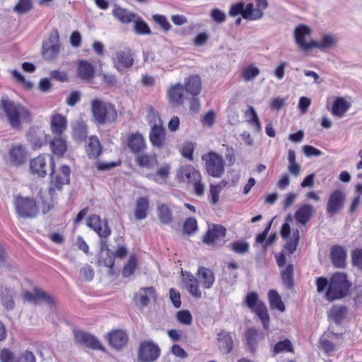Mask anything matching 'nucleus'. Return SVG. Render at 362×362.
Masks as SVG:
<instances>
[{"mask_svg":"<svg viewBox=\"0 0 362 362\" xmlns=\"http://www.w3.org/2000/svg\"><path fill=\"white\" fill-rule=\"evenodd\" d=\"M0 109L13 129L18 130L21 128L23 123L29 122L31 120V113L27 107L8 98L1 99Z\"/></svg>","mask_w":362,"mask_h":362,"instance_id":"nucleus-1","label":"nucleus"},{"mask_svg":"<svg viewBox=\"0 0 362 362\" xmlns=\"http://www.w3.org/2000/svg\"><path fill=\"white\" fill-rule=\"evenodd\" d=\"M268 6L267 0H255V5L252 3L247 4L245 6L243 2H239L230 6L229 16L235 17L241 15L243 18L249 21H256L262 18L265 10Z\"/></svg>","mask_w":362,"mask_h":362,"instance_id":"nucleus-2","label":"nucleus"},{"mask_svg":"<svg viewBox=\"0 0 362 362\" xmlns=\"http://www.w3.org/2000/svg\"><path fill=\"white\" fill-rule=\"evenodd\" d=\"M351 286V284L347 280L346 274L337 272L331 277L325 297L329 301L341 299L346 296Z\"/></svg>","mask_w":362,"mask_h":362,"instance_id":"nucleus-3","label":"nucleus"},{"mask_svg":"<svg viewBox=\"0 0 362 362\" xmlns=\"http://www.w3.org/2000/svg\"><path fill=\"white\" fill-rule=\"evenodd\" d=\"M91 112L95 122L99 124L112 123L117 117L115 106L110 103L94 99L91 102Z\"/></svg>","mask_w":362,"mask_h":362,"instance_id":"nucleus-4","label":"nucleus"},{"mask_svg":"<svg viewBox=\"0 0 362 362\" xmlns=\"http://www.w3.org/2000/svg\"><path fill=\"white\" fill-rule=\"evenodd\" d=\"M30 172L38 177H44L49 170L52 175L54 168V161L49 155H40L30 161Z\"/></svg>","mask_w":362,"mask_h":362,"instance_id":"nucleus-5","label":"nucleus"},{"mask_svg":"<svg viewBox=\"0 0 362 362\" xmlns=\"http://www.w3.org/2000/svg\"><path fill=\"white\" fill-rule=\"evenodd\" d=\"M69 168L67 165H62L60 168V173L56 175L54 180H52L51 186L48 191V195L50 197L52 202L42 201L43 204L42 210L45 213L49 211L53 205V196L55 190H61L64 185L69 183Z\"/></svg>","mask_w":362,"mask_h":362,"instance_id":"nucleus-6","label":"nucleus"},{"mask_svg":"<svg viewBox=\"0 0 362 362\" xmlns=\"http://www.w3.org/2000/svg\"><path fill=\"white\" fill-rule=\"evenodd\" d=\"M151 129L149 133V140L151 144L157 148H162L165 144V131L161 119L152 110L148 115Z\"/></svg>","mask_w":362,"mask_h":362,"instance_id":"nucleus-7","label":"nucleus"},{"mask_svg":"<svg viewBox=\"0 0 362 362\" xmlns=\"http://www.w3.org/2000/svg\"><path fill=\"white\" fill-rule=\"evenodd\" d=\"M202 160L205 161L206 170L210 176L219 178L223 175L225 161L221 155L211 151L203 155Z\"/></svg>","mask_w":362,"mask_h":362,"instance_id":"nucleus-8","label":"nucleus"},{"mask_svg":"<svg viewBox=\"0 0 362 362\" xmlns=\"http://www.w3.org/2000/svg\"><path fill=\"white\" fill-rule=\"evenodd\" d=\"M60 49L59 34L57 30H53L47 39L45 40L42 46V54L44 59L52 61L57 59Z\"/></svg>","mask_w":362,"mask_h":362,"instance_id":"nucleus-9","label":"nucleus"},{"mask_svg":"<svg viewBox=\"0 0 362 362\" xmlns=\"http://www.w3.org/2000/svg\"><path fill=\"white\" fill-rule=\"evenodd\" d=\"M14 205L18 216L21 218H32L38 212L36 202L32 198L18 196L15 199Z\"/></svg>","mask_w":362,"mask_h":362,"instance_id":"nucleus-10","label":"nucleus"},{"mask_svg":"<svg viewBox=\"0 0 362 362\" xmlns=\"http://www.w3.org/2000/svg\"><path fill=\"white\" fill-rule=\"evenodd\" d=\"M311 33V28L303 24L298 25L294 29V41L302 52H306L313 49L314 40H308Z\"/></svg>","mask_w":362,"mask_h":362,"instance_id":"nucleus-11","label":"nucleus"},{"mask_svg":"<svg viewBox=\"0 0 362 362\" xmlns=\"http://www.w3.org/2000/svg\"><path fill=\"white\" fill-rule=\"evenodd\" d=\"M115 68L119 72H124L130 69L134 62V57L130 49L118 50L112 57Z\"/></svg>","mask_w":362,"mask_h":362,"instance_id":"nucleus-12","label":"nucleus"},{"mask_svg":"<svg viewBox=\"0 0 362 362\" xmlns=\"http://www.w3.org/2000/svg\"><path fill=\"white\" fill-rule=\"evenodd\" d=\"M160 349L152 341H144L139 349V358L143 362H153L160 356Z\"/></svg>","mask_w":362,"mask_h":362,"instance_id":"nucleus-13","label":"nucleus"},{"mask_svg":"<svg viewBox=\"0 0 362 362\" xmlns=\"http://www.w3.org/2000/svg\"><path fill=\"white\" fill-rule=\"evenodd\" d=\"M346 199V194L339 189L334 190L329 195L326 210L327 214L333 216L340 211L343 208Z\"/></svg>","mask_w":362,"mask_h":362,"instance_id":"nucleus-14","label":"nucleus"},{"mask_svg":"<svg viewBox=\"0 0 362 362\" xmlns=\"http://www.w3.org/2000/svg\"><path fill=\"white\" fill-rule=\"evenodd\" d=\"M87 226L92 228L101 238H107L111 234L110 228L106 221H103L100 216L93 215L86 220Z\"/></svg>","mask_w":362,"mask_h":362,"instance_id":"nucleus-15","label":"nucleus"},{"mask_svg":"<svg viewBox=\"0 0 362 362\" xmlns=\"http://www.w3.org/2000/svg\"><path fill=\"white\" fill-rule=\"evenodd\" d=\"M9 162L15 166L23 164L28 159V152L23 144H13L8 152Z\"/></svg>","mask_w":362,"mask_h":362,"instance_id":"nucleus-16","label":"nucleus"},{"mask_svg":"<svg viewBox=\"0 0 362 362\" xmlns=\"http://www.w3.org/2000/svg\"><path fill=\"white\" fill-rule=\"evenodd\" d=\"M74 337L78 344L85 346L86 347L97 350L103 349V346L100 342L90 333L81 330H75Z\"/></svg>","mask_w":362,"mask_h":362,"instance_id":"nucleus-17","label":"nucleus"},{"mask_svg":"<svg viewBox=\"0 0 362 362\" xmlns=\"http://www.w3.org/2000/svg\"><path fill=\"white\" fill-rule=\"evenodd\" d=\"M177 177L180 182L193 183L195 181H201L200 173L192 165H184L180 168L177 173Z\"/></svg>","mask_w":362,"mask_h":362,"instance_id":"nucleus-18","label":"nucleus"},{"mask_svg":"<svg viewBox=\"0 0 362 362\" xmlns=\"http://www.w3.org/2000/svg\"><path fill=\"white\" fill-rule=\"evenodd\" d=\"M23 298L35 304L45 302L50 305H54V299L40 288H35L33 292H25Z\"/></svg>","mask_w":362,"mask_h":362,"instance_id":"nucleus-19","label":"nucleus"},{"mask_svg":"<svg viewBox=\"0 0 362 362\" xmlns=\"http://www.w3.org/2000/svg\"><path fill=\"white\" fill-rule=\"evenodd\" d=\"M185 93L184 86L181 83H176L169 87L167 95L172 104L182 105L185 100Z\"/></svg>","mask_w":362,"mask_h":362,"instance_id":"nucleus-20","label":"nucleus"},{"mask_svg":"<svg viewBox=\"0 0 362 362\" xmlns=\"http://www.w3.org/2000/svg\"><path fill=\"white\" fill-rule=\"evenodd\" d=\"M338 37L333 34H323L320 40H314L313 49L317 48L322 52H325L337 46Z\"/></svg>","mask_w":362,"mask_h":362,"instance_id":"nucleus-21","label":"nucleus"},{"mask_svg":"<svg viewBox=\"0 0 362 362\" xmlns=\"http://www.w3.org/2000/svg\"><path fill=\"white\" fill-rule=\"evenodd\" d=\"M182 282L193 297L198 299L202 297V291L199 286V281L191 273H182Z\"/></svg>","mask_w":362,"mask_h":362,"instance_id":"nucleus-22","label":"nucleus"},{"mask_svg":"<svg viewBox=\"0 0 362 362\" xmlns=\"http://www.w3.org/2000/svg\"><path fill=\"white\" fill-rule=\"evenodd\" d=\"M28 141L33 149H38L47 142V135L40 129H32L28 134Z\"/></svg>","mask_w":362,"mask_h":362,"instance_id":"nucleus-23","label":"nucleus"},{"mask_svg":"<svg viewBox=\"0 0 362 362\" xmlns=\"http://www.w3.org/2000/svg\"><path fill=\"white\" fill-rule=\"evenodd\" d=\"M95 68L93 64L86 60H78L77 62V76L84 81L93 78Z\"/></svg>","mask_w":362,"mask_h":362,"instance_id":"nucleus-24","label":"nucleus"},{"mask_svg":"<svg viewBox=\"0 0 362 362\" xmlns=\"http://www.w3.org/2000/svg\"><path fill=\"white\" fill-rule=\"evenodd\" d=\"M226 235V228L221 225H213L209 227L207 233L204 237V243L208 245L214 244L217 240L224 237Z\"/></svg>","mask_w":362,"mask_h":362,"instance_id":"nucleus-25","label":"nucleus"},{"mask_svg":"<svg viewBox=\"0 0 362 362\" xmlns=\"http://www.w3.org/2000/svg\"><path fill=\"white\" fill-rule=\"evenodd\" d=\"M217 341L219 348L225 353H230L233 348V338L230 332L221 330L217 333Z\"/></svg>","mask_w":362,"mask_h":362,"instance_id":"nucleus-26","label":"nucleus"},{"mask_svg":"<svg viewBox=\"0 0 362 362\" xmlns=\"http://www.w3.org/2000/svg\"><path fill=\"white\" fill-rule=\"evenodd\" d=\"M149 206V200L146 197H139L135 204V219L138 221L145 219L148 216Z\"/></svg>","mask_w":362,"mask_h":362,"instance_id":"nucleus-27","label":"nucleus"},{"mask_svg":"<svg viewBox=\"0 0 362 362\" xmlns=\"http://www.w3.org/2000/svg\"><path fill=\"white\" fill-rule=\"evenodd\" d=\"M314 213L315 209L312 205L304 204L295 213V218L299 223L305 226L310 221Z\"/></svg>","mask_w":362,"mask_h":362,"instance_id":"nucleus-28","label":"nucleus"},{"mask_svg":"<svg viewBox=\"0 0 362 362\" xmlns=\"http://www.w3.org/2000/svg\"><path fill=\"white\" fill-rule=\"evenodd\" d=\"M197 276L199 281L201 283L204 288H211L215 281V276L214 272L206 267H199L197 271Z\"/></svg>","mask_w":362,"mask_h":362,"instance_id":"nucleus-29","label":"nucleus"},{"mask_svg":"<svg viewBox=\"0 0 362 362\" xmlns=\"http://www.w3.org/2000/svg\"><path fill=\"white\" fill-rule=\"evenodd\" d=\"M108 341L112 347L119 349L127 344L128 336L126 332L122 330H115L109 334Z\"/></svg>","mask_w":362,"mask_h":362,"instance_id":"nucleus-30","label":"nucleus"},{"mask_svg":"<svg viewBox=\"0 0 362 362\" xmlns=\"http://www.w3.org/2000/svg\"><path fill=\"white\" fill-rule=\"evenodd\" d=\"M50 126L52 133L61 135L67 127L66 119L60 114H54L51 117Z\"/></svg>","mask_w":362,"mask_h":362,"instance_id":"nucleus-31","label":"nucleus"},{"mask_svg":"<svg viewBox=\"0 0 362 362\" xmlns=\"http://www.w3.org/2000/svg\"><path fill=\"white\" fill-rule=\"evenodd\" d=\"M346 250L341 246H334L331 250V259L335 267L343 268L346 265Z\"/></svg>","mask_w":362,"mask_h":362,"instance_id":"nucleus-32","label":"nucleus"},{"mask_svg":"<svg viewBox=\"0 0 362 362\" xmlns=\"http://www.w3.org/2000/svg\"><path fill=\"white\" fill-rule=\"evenodd\" d=\"M170 170V165L169 164L162 165L156 171V173H150L146 177L158 184L162 185L166 182Z\"/></svg>","mask_w":362,"mask_h":362,"instance_id":"nucleus-33","label":"nucleus"},{"mask_svg":"<svg viewBox=\"0 0 362 362\" xmlns=\"http://www.w3.org/2000/svg\"><path fill=\"white\" fill-rule=\"evenodd\" d=\"M185 90L187 93L192 95H197L201 92L202 82L201 78L197 75H192L185 79Z\"/></svg>","mask_w":362,"mask_h":362,"instance_id":"nucleus-34","label":"nucleus"},{"mask_svg":"<svg viewBox=\"0 0 362 362\" xmlns=\"http://www.w3.org/2000/svg\"><path fill=\"white\" fill-rule=\"evenodd\" d=\"M112 15L122 23L127 24L132 23L135 19L137 14L130 12L129 10L119 6H115L112 10Z\"/></svg>","mask_w":362,"mask_h":362,"instance_id":"nucleus-35","label":"nucleus"},{"mask_svg":"<svg viewBox=\"0 0 362 362\" xmlns=\"http://www.w3.org/2000/svg\"><path fill=\"white\" fill-rule=\"evenodd\" d=\"M157 216L162 224L168 225L173 222L172 208L170 205L158 203Z\"/></svg>","mask_w":362,"mask_h":362,"instance_id":"nucleus-36","label":"nucleus"},{"mask_svg":"<svg viewBox=\"0 0 362 362\" xmlns=\"http://www.w3.org/2000/svg\"><path fill=\"white\" fill-rule=\"evenodd\" d=\"M135 298L139 300L141 305L146 306L151 300H156L155 289L151 286L141 288Z\"/></svg>","mask_w":362,"mask_h":362,"instance_id":"nucleus-37","label":"nucleus"},{"mask_svg":"<svg viewBox=\"0 0 362 362\" xmlns=\"http://www.w3.org/2000/svg\"><path fill=\"white\" fill-rule=\"evenodd\" d=\"M351 107V103L347 101L344 98H337L332 105V115L341 117L347 112Z\"/></svg>","mask_w":362,"mask_h":362,"instance_id":"nucleus-38","label":"nucleus"},{"mask_svg":"<svg viewBox=\"0 0 362 362\" xmlns=\"http://www.w3.org/2000/svg\"><path fill=\"white\" fill-rule=\"evenodd\" d=\"M86 151L90 158H96L99 156L101 153V145L97 136L89 137Z\"/></svg>","mask_w":362,"mask_h":362,"instance_id":"nucleus-39","label":"nucleus"},{"mask_svg":"<svg viewBox=\"0 0 362 362\" xmlns=\"http://www.w3.org/2000/svg\"><path fill=\"white\" fill-rule=\"evenodd\" d=\"M128 146L133 152H139L146 147L145 140L140 134H132L128 138Z\"/></svg>","mask_w":362,"mask_h":362,"instance_id":"nucleus-40","label":"nucleus"},{"mask_svg":"<svg viewBox=\"0 0 362 362\" xmlns=\"http://www.w3.org/2000/svg\"><path fill=\"white\" fill-rule=\"evenodd\" d=\"M347 313V308L344 305H333L328 313V317L336 324H340Z\"/></svg>","mask_w":362,"mask_h":362,"instance_id":"nucleus-41","label":"nucleus"},{"mask_svg":"<svg viewBox=\"0 0 362 362\" xmlns=\"http://www.w3.org/2000/svg\"><path fill=\"white\" fill-rule=\"evenodd\" d=\"M259 69L253 64H251L242 69L240 76L245 82H251L259 76Z\"/></svg>","mask_w":362,"mask_h":362,"instance_id":"nucleus-42","label":"nucleus"},{"mask_svg":"<svg viewBox=\"0 0 362 362\" xmlns=\"http://www.w3.org/2000/svg\"><path fill=\"white\" fill-rule=\"evenodd\" d=\"M132 22L134 23L133 30L136 34L141 35H148L151 34L149 26L139 16L136 15Z\"/></svg>","mask_w":362,"mask_h":362,"instance_id":"nucleus-43","label":"nucleus"},{"mask_svg":"<svg viewBox=\"0 0 362 362\" xmlns=\"http://www.w3.org/2000/svg\"><path fill=\"white\" fill-rule=\"evenodd\" d=\"M245 338L249 349L251 351H254L256 349L258 341L263 337L259 334L255 328H250L245 333Z\"/></svg>","mask_w":362,"mask_h":362,"instance_id":"nucleus-44","label":"nucleus"},{"mask_svg":"<svg viewBox=\"0 0 362 362\" xmlns=\"http://www.w3.org/2000/svg\"><path fill=\"white\" fill-rule=\"evenodd\" d=\"M269 301L272 309H276L280 312L285 310V306L281 296L275 290H270L268 294Z\"/></svg>","mask_w":362,"mask_h":362,"instance_id":"nucleus-45","label":"nucleus"},{"mask_svg":"<svg viewBox=\"0 0 362 362\" xmlns=\"http://www.w3.org/2000/svg\"><path fill=\"white\" fill-rule=\"evenodd\" d=\"M52 152L58 156H62L66 151V144L62 137H54L50 143Z\"/></svg>","mask_w":362,"mask_h":362,"instance_id":"nucleus-46","label":"nucleus"},{"mask_svg":"<svg viewBox=\"0 0 362 362\" xmlns=\"http://www.w3.org/2000/svg\"><path fill=\"white\" fill-rule=\"evenodd\" d=\"M136 162L139 165L151 168L157 165V158L154 155L140 154L136 158Z\"/></svg>","mask_w":362,"mask_h":362,"instance_id":"nucleus-47","label":"nucleus"},{"mask_svg":"<svg viewBox=\"0 0 362 362\" xmlns=\"http://www.w3.org/2000/svg\"><path fill=\"white\" fill-rule=\"evenodd\" d=\"M247 121L255 128V131L261 130V124L255 108L250 106L245 113Z\"/></svg>","mask_w":362,"mask_h":362,"instance_id":"nucleus-48","label":"nucleus"},{"mask_svg":"<svg viewBox=\"0 0 362 362\" xmlns=\"http://www.w3.org/2000/svg\"><path fill=\"white\" fill-rule=\"evenodd\" d=\"M281 279L285 287L291 288L293 286V267L292 264L287 265V267L281 271Z\"/></svg>","mask_w":362,"mask_h":362,"instance_id":"nucleus-49","label":"nucleus"},{"mask_svg":"<svg viewBox=\"0 0 362 362\" xmlns=\"http://www.w3.org/2000/svg\"><path fill=\"white\" fill-rule=\"evenodd\" d=\"M1 297L4 306L8 310H11L14 307V301L13 299V291L7 288H4L1 291Z\"/></svg>","mask_w":362,"mask_h":362,"instance_id":"nucleus-50","label":"nucleus"},{"mask_svg":"<svg viewBox=\"0 0 362 362\" xmlns=\"http://www.w3.org/2000/svg\"><path fill=\"white\" fill-rule=\"evenodd\" d=\"M253 312L255 313L261 320L264 328L268 329L269 327V316L266 305L264 304L260 305Z\"/></svg>","mask_w":362,"mask_h":362,"instance_id":"nucleus-51","label":"nucleus"},{"mask_svg":"<svg viewBox=\"0 0 362 362\" xmlns=\"http://www.w3.org/2000/svg\"><path fill=\"white\" fill-rule=\"evenodd\" d=\"M247 306L252 310H256L259 305L264 303L259 299L258 295L255 292L249 293L245 300Z\"/></svg>","mask_w":362,"mask_h":362,"instance_id":"nucleus-52","label":"nucleus"},{"mask_svg":"<svg viewBox=\"0 0 362 362\" xmlns=\"http://www.w3.org/2000/svg\"><path fill=\"white\" fill-rule=\"evenodd\" d=\"M299 239V231L298 229H296L293 231L291 238L287 240L285 245V249L288 250L290 254H293L296 251Z\"/></svg>","mask_w":362,"mask_h":362,"instance_id":"nucleus-53","label":"nucleus"},{"mask_svg":"<svg viewBox=\"0 0 362 362\" xmlns=\"http://www.w3.org/2000/svg\"><path fill=\"white\" fill-rule=\"evenodd\" d=\"M137 267V260L135 255H131L127 263L124 265L122 270V275L124 277H129L134 274Z\"/></svg>","mask_w":362,"mask_h":362,"instance_id":"nucleus-54","label":"nucleus"},{"mask_svg":"<svg viewBox=\"0 0 362 362\" xmlns=\"http://www.w3.org/2000/svg\"><path fill=\"white\" fill-rule=\"evenodd\" d=\"M284 351L293 352V346L288 339L279 341L274 347V354H279Z\"/></svg>","mask_w":362,"mask_h":362,"instance_id":"nucleus-55","label":"nucleus"},{"mask_svg":"<svg viewBox=\"0 0 362 362\" xmlns=\"http://www.w3.org/2000/svg\"><path fill=\"white\" fill-rule=\"evenodd\" d=\"M230 248L235 253L245 254L249 250V244L244 241H235L230 243Z\"/></svg>","mask_w":362,"mask_h":362,"instance_id":"nucleus-56","label":"nucleus"},{"mask_svg":"<svg viewBox=\"0 0 362 362\" xmlns=\"http://www.w3.org/2000/svg\"><path fill=\"white\" fill-rule=\"evenodd\" d=\"M227 184L225 181H221L219 185H211L210 187V196L211 197V202L212 204H216L218 202L219 194L222 186H226Z\"/></svg>","mask_w":362,"mask_h":362,"instance_id":"nucleus-57","label":"nucleus"},{"mask_svg":"<svg viewBox=\"0 0 362 362\" xmlns=\"http://www.w3.org/2000/svg\"><path fill=\"white\" fill-rule=\"evenodd\" d=\"M153 21L157 23L165 32L171 29V25L165 16L155 14L153 16Z\"/></svg>","mask_w":362,"mask_h":362,"instance_id":"nucleus-58","label":"nucleus"},{"mask_svg":"<svg viewBox=\"0 0 362 362\" xmlns=\"http://www.w3.org/2000/svg\"><path fill=\"white\" fill-rule=\"evenodd\" d=\"M31 8L32 3L30 0H19L13 10L18 13L23 14L28 13Z\"/></svg>","mask_w":362,"mask_h":362,"instance_id":"nucleus-59","label":"nucleus"},{"mask_svg":"<svg viewBox=\"0 0 362 362\" xmlns=\"http://www.w3.org/2000/svg\"><path fill=\"white\" fill-rule=\"evenodd\" d=\"M176 317L180 323L185 325H190L192 322V316L188 310L178 311Z\"/></svg>","mask_w":362,"mask_h":362,"instance_id":"nucleus-60","label":"nucleus"},{"mask_svg":"<svg viewBox=\"0 0 362 362\" xmlns=\"http://www.w3.org/2000/svg\"><path fill=\"white\" fill-rule=\"evenodd\" d=\"M87 134L86 126L83 124H78L74 129V136L78 140L84 139Z\"/></svg>","mask_w":362,"mask_h":362,"instance_id":"nucleus-61","label":"nucleus"},{"mask_svg":"<svg viewBox=\"0 0 362 362\" xmlns=\"http://www.w3.org/2000/svg\"><path fill=\"white\" fill-rule=\"evenodd\" d=\"M197 228V222L194 218H189L184 223L183 230L186 233H192Z\"/></svg>","mask_w":362,"mask_h":362,"instance_id":"nucleus-62","label":"nucleus"},{"mask_svg":"<svg viewBox=\"0 0 362 362\" xmlns=\"http://www.w3.org/2000/svg\"><path fill=\"white\" fill-rule=\"evenodd\" d=\"M353 264L362 269V249H356L352 252Z\"/></svg>","mask_w":362,"mask_h":362,"instance_id":"nucleus-63","label":"nucleus"},{"mask_svg":"<svg viewBox=\"0 0 362 362\" xmlns=\"http://www.w3.org/2000/svg\"><path fill=\"white\" fill-rule=\"evenodd\" d=\"M0 359L2 362H17L18 357H16L9 350L4 349L0 353Z\"/></svg>","mask_w":362,"mask_h":362,"instance_id":"nucleus-64","label":"nucleus"}]
</instances>
